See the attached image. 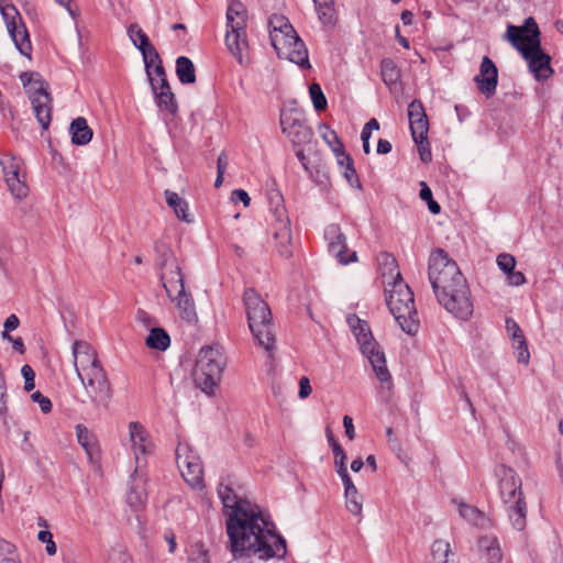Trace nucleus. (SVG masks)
Segmentation results:
<instances>
[{
  "mask_svg": "<svg viewBox=\"0 0 563 563\" xmlns=\"http://www.w3.org/2000/svg\"><path fill=\"white\" fill-rule=\"evenodd\" d=\"M223 506L228 549L234 559L257 556L260 560L284 558L286 541L276 533L275 525L260 506L238 497L227 485H219Z\"/></svg>",
  "mask_w": 563,
  "mask_h": 563,
  "instance_id": "f257e3e1",
  "label": "nucleus"
},
{
  "mask_svg": "<svg viewBox=\"0 0 563 563\" xmlns=\"http://www.w3.org/2000/svg\"><path fill=\"white\" fill-rule=\"evenodd\" d=\"M539 35L537 23L532 18H529L523 27L509 25L506 38L521 53L534 78L543 80L553 74V69L550 64V56L540 46Z\"/></svg>",
  "mask_w": 563,
  "mask_h": 563,
  "instance_id": "f03ea898",
  "label": "nucleus"
},
{
  "mask_svg": "<svg viewBox=\"0 0 563 563\" xmlns=\"http://www.w3.org/2000/svg\"><path fill=\"white\" fill-rule=\"evenodd\" d=\"M243 301L250 330L258 345L271 356L275 347V330L271 308L253 288L245 289Z\"/></svg>",
  "mask_w": 563,
  "mask_h": 563,
  "instance_id": "7ed1b4c3",
  "label": "nucleus"
},
{
  "mask_svg": "<svg viewBox=\"0 0 563 563\" xmlns=\"http://www.w3.org/2000/svg\"><path fill=\"white\" fill-rule=\"evenodd\" d=\"M501 501L514 529L522 531L526 527L527 504L521 490V478L505 465L495 470Z\"/></svg>",
  "mask_w": 563,
  "mask_h": 563,
  "instance_id": "20e7f679",
  "label": "nucleus"
},
{
  "mask_svg": "<svg viewBox=\"0 0 563 563\" xmlns=\"http://www.w3.org/2000/svg\"><path fill=\"white\" fill-rule=\"evenodd\" d=\"M347 323L356 338L363 355L369 361L376 377L382 384H387V387H389L391 385V375L386 366L385 354L373 338L367 322L360 319L356 314H350Z\"/></svg>",
  "mask_w": 563,
  "mask_h": 563,
  "instance_id": "39448f33",
  "label": "nucleus"
},
{
  "mask_svg": "<svg viewBox=\"0 0 563 563\" xmlns=\"http://www.w3.org/2000/svg\"><path fill=\"white\" fill-rule=\"evenodd\" d=\"M386 303L402 331L415 334L419 328L413 292L405 282L384 288Z\"/></svg>",
  "mask_w": 563,
  "mask_h": 563,
  "instance_id": "423d86ee",
  "label": "nucleus"
},
{
  "mask_svg": "<svg viewBox=\"0 0 563 563\" xmlns=\"http://www.w3.org/2000/svg\"><path fill=\"white\" fill-rule=\"evenodd\" d=\"M224 366L225 357L220 347H202L194 368L195 383L205 393H211L220 382Z\"/></svg>",
  "mask_w": 563,
  "mask_h": 563,
  "instance_id": "0eeeda50",
  "label": "nucleus"
},
{
  "mask_svg": "<svg viewBox=\"0 0 563 563\" xmlns=\"http://www.w3.org/2000/svg\"><path fill=\"white\" fill-rule=\"evenodd\" d=\"M35 118L43 130H47L52 121V97L48 84L38 73L25 71L20 75Z\"/></svg>",
  "mask_w": 563,
  "mask_h": 563,
  "instance_id": "6e6552de",
  "label": "nucleus"
},
{
  "mask_svg": "<svg viewBox=\"0 0 563 563\" xmlns=\"http://www.w3.org/2000/svg\"><path fill=\"white\" fill-rule=\"evenodd\" d=\"M428 276L434 294L466 280L455 261L443 249L430 254Z\"/></svg>",
  "mask_w": 563,
  "mask_h": 563,
  "instance_id": "1a4fd4ad",
  "label": "nucleus"
},
{
  "mask_svg": "<svg viewBox=\"0 0 563 563\" xmlns=\"http://www.w3.org/2000/svg\"><path fill=\"white\" fill-rule=\"evenodd\" d=\"M434 295L439 303L454 317L467 320L473 314V300L466 280Z\"/></svg>",
  "mask_w": 563,
  "mask_h": 563,
  "instance_id": "9d476101",
  "label": "nucleus"
},
{
  "mask_svg": "<svg viewBox=\"0 0 563 563\" xmlns=\"http://www.w3.org/2000/svg\"><path fill=\"white\" fill-rule=\"evenodd\" d=\"M269 38L277 55L289 56V43L302 48V41L296 33L294 26L284 15L275 14L269 19Z\"/></svg>",
  "mask_w": 563,
  "mask_h": 563,
  "instance_id": "9b49d317",
  "label": "nucleus"
},
{
  "mask_svg": "<svg viewBox=\"0 0 563 563\" xmlns=\"http://www.w3.org/2000/svg\"><path fill=\"white\" fill-rule=\"evenodd\" d=\"M280 126L283 133L296 147L309 144L313 137L312 129L307 125L303 113L298 109H283Z\"/></svg>",
  "mask_w": 563,
  "mask_h": 563,
  "instance_id": "f8f14e48",
  "label": "nucleus"
},
{
  "mask_svg": "<svg viewBox=\"0 0 563 563\" xmlns=\"http://www.w3.org/2000/svg\"><path fill=\"white\" fill-rule=\"evenodd\" d=\"M176 460L183 478L194 488L203 486L202 463L188 444L179 443L176 449Z\"/></svg>",
  "mask_w": 563,
  "mask_h": 563,
  "instance_id": "ddd939ff",
  "label": "nucleus"
},
{
  "mask_svg": "<svg viewBox=\"0 0 563 563\" xmlns=\"http://www.w3.org/2000/svg\"><path fill=\"white\" fill-rule=\"evenodd\" d=\"M89 400L95 406H108L112 397L111 384L103 368L78 377Z\"/></svg>",
  "mask_w": 563,
  "mask_h": 563,
  "instance_id": "4468645a",
  "label": "nucleus"
},
{
  "mask_svg": "<svg viewBox=\"0 0 563 563\" xmlns=\"http://www.w3.org/2000/svg\"><path fill=\"white\" fill-rule=\"evenodd\" d=\"M0 165L11 195L18 200L24 199L29 194V187L21 170V161L12 155H5L0 159Z\"/></svg>",
  "mask_w": 563,
  "mask_h": 563,
  "instance_id": "2eb2a0df",
  "label": "nucleus"
},
{
  "mask_svg": "<svg viewBox=\"0 0 563 563\" xmlns=\"http://www.w3.org/2000/svg\"><path fill=\"white\" fill-rule=\"evenodd\" d=\"M71 352L78 377L103 368L97 352L88 342L76 340L73 344Z\"/></svg>",
  "mask_w": 563,
  "mask_h": 563,
  "instance_id": "dca6fc26",
  "label": "nucleus"
},
{
  "mask_svg": "<svg viewBox=\"0 0 563 563\" xmlns=\"http://www.w3.org/2000/svg\"><path fill=\"white\" fill-rule=\"evenodd\" d=\"M129 431V448L134 455L135 460V470L134 473H137L140 468V464L142 457L150 454L153 450V442L150 437V433L145 429L143 424L136 421H132L128 426Z\"/></svg>",
  "mask_w": 563,
  "mask_h": 563,
  "instance_id": "f3484780",
  "label": "nucleus"
},
{
  "mask_svg": "<svg viewBox=\"0 0 563 563\" xmlns=\"http://www.w3.org/2000/svg\"><path fill=\"white\" fill-rule=\"evenodd\" d=\"M481 93L490 98L495 95L498 84V70L494 62L484 56L479 66V73L474 78Z\"/></svg>",
  "mask_w": 563,
  "mask_h": 563,
  "instance_id": "a211bd4d",
  "label": "nucleus"
},
{
  "mask_svg": "<svg viewBox=\"0 0 563 563\" xmlns=\"http://www.w3.org/2000/svg\"><path fill=\"white\" fill-rule=\"evenodd\" d=\"M225 44L230 53L235 57L238 63L246 66L250 62L249 42L246 40L245 29L235 30L230 27L227 31Z\"/></svg>",
  "mask_w": 563,
  "mask_h": 563,
  "instance_id": "6ab92c4d",
  "label": "nucleus"
},
{
  "mask_svg": "<svg viewBox=\"0 0 563 563\" xmlns=\"http://www.w3.org/2000/svg\"><path fill=\"white\" fill-rule=\"evenodd\" d=\"M128 35L133 45L140 51L143 57L144 66L148 67V63L157 62L159 54L154 45L150 42L146 33L137 23H133L128 27Z\"/></svg>",
  "mask_w": 563,
  "mask_h": 563,
  "instance_id": "aec40b11",
  "label": "nucleus"
},
{
  "mask_svg": "<svg viewBox=\"0 0 563 563\" xmlns=\"http://www.w3.org/2000/svg\"><path fill=\"white\" fill-rule=\"evenodd\" d=\"M408 118L412 139H422L428 135L429 121L422 103L413 100L408 106Z\"/></svg>",
  "mask_w": 563,
  "mask_h": 563,
  "instance_id": "412c9836",
  "label": "nucleus"
},
{
  "mask_svg": "<svg viewBox=\"0 0 563 563\" xmlns=\"http://www.w3.org/2000/svg\"><path fill=\"white\" fill-rule=\"evenodd\" d=\"M377 263L384 288L404 282L394 255L382 252L377 257Z\"/></svg>",
  "mask_w": 563,
  "mask_h": 563,
  "instance_id": "4be33fe9",
  "label": "nucleus"
},
{
  "mask_svg": "<svg viewBox=\"0 0 563 563\" xmlns=\"http://www.w3.org/2000/svg\"><path fill=\"white\" fill-rule=\"evenodd\" d=\"M457 505L459 515L468 523L478 529H489L493 527L492 518L477 507L466 504L464 501H455Z\"/></svg>",
  "mask_w": 563,
  "mask_h": 563,
  "instance_id": "5701e85b",
  "label": "nucleus"
},
{
  "mask_svg": "<svg viewBox=\"0 0 563 563\" xmlns=\"http://www.w3.org/2000/svg\"><path fill=\"white\" fill-rule=\"evenodd\" d=\"M76 437L78 443L85 450L90 462H95L99 459L100 449L96 435L89 431L85 426H76Z\"/></svg>",
  "mask_w": 563,
  "mask_h": 563,
  "instance_id": "b1692460",
  "label": "nucleus"
},
{
  "mask_svg": "<svg viewBox=\"0 0 563 563\" xmlns=\"http://www.w3.org/2000/svg\"><path fill=\"white\" fill-rule=\"evenodd\" d=\"M166 203L173 209L177 219L191 223L194 222V216L189 212L188 202L181 198L177 192L166 189L164 191Z\"/></svg>",
  "mask_w": 563,
  "mask_h": 563,
  "instance_id": "393cba45",
  "label": "nucleus"
},
{
  "mask_svg": "<svg viewBox=\"0 0 563 563\" xmlns=\"http://www.w3.org/2000/svg\"><path fill=\"white\" fill-rule=\"evenodd\" d=\"M163 286L170 299H174L176 292H181L185 289L184 275L180 272L178 265H175L174 269L168 272L167 265L162 273Z\"/></svg>",
  "mask_w": 563,
  "mask_h": 563,
  "instance_id": "a878e982",
  "label": "nucleus"
},
{
  "mask_svg": "<svg viewBox=\"0 0 563 563\" xmlns=\"http://www.w3.org/2000/svg\"><path fill=\"white\" fill-rule=\"evenodd\" d=\"M477 545L488 563L501 562L503 553L495 536H482L477 541Z\"/></svg>",
  "mask_w": 563,
  "mask_h": 563,
  "instance_id": "bb28decb",
  "label": "nucleus"
},
{
  "mask_svg": "<svg viewBox=\"0 0 563 563\" xmlns=\"http://www.w3.org/2000/svg\"><path fill=\"white\" fill-rule=\"evenodd\" d=\"M71 142L75 145H87L92 139V130L89 128L87 120L82 117L74 119L69 125Z\"/></svg>",
  "mask_w": 563,
  "mask_h": 563,
  "instance_id": "cd10ccee",
  "label": "nucleus"
},
{
  "mask_svg": "<svg viewBox=\"0 0 563 563\" xmlns=\"http://www.w3.org/2000/svg\"><path fill=\"white\" fill-rule=\"evenodd\" d=\"M8 32L20 54L31 58L32 44L25 24L20 23L18 26H12V29H9Z\"/></svg>",
  "mask_w": 563,
  "mask_h": 563,
  "instance_id": "c85d7f7f",
  "label": "nucleus"
},
{
  "mask_svg": "<svg viewBox=\"0 0 563 563\" xmlns=\"http://www.w3.org/2000/svg\"><path fill=\"white\" fill-rule=\"evenodd\" d=\"M144 67L153 92L162 89L164 85H169L161 56L157 62L148 63V67Z\"/></svg>",
  "mask_w": 563,
  "mask_h": 563,
  "instance_id": "c756f323",
  "label": "nucleus"
},
{
  "mask_svg": "<svg viewBox=\"0 0 563 563\" xmlns=\"http://www.w3.org/2000/svg\"><path fill=\"white\" fill-rule=\"evenodd\" d=\"M227 27L246 29V10L242 2L233 0L227 10Z\"/></svg>",
  "mask_w": 563,
  "mask_h": 563,
  "instance_id": "7c9ffc66",
  "label": "nucleus"
},
{
  "mask_svg": "<svg viewBox=\"0 0 563 563\" xmlns=\"http://www.w3.org/2000/svg\"><path fill=\"white\" fill-rule=\"evenodd\" d=\"M336 158L338 165L341 167V173L347 183L357 189L362 188L358 175L354 168L353 158L345 152L341 153Z\"/></svg>",
  "mask_w": 563,
  "mask_h": 563,
  "instance_id": "2f4dec72",
  "label": "nucleus"
},
{
  "mask_svg": "<svg viewBox=\"0 0 563 563\" xmlns=\"http://www.w3.org/2000/svg\"><path fill=\"white\" fill-rule=\"evenodd\" d=\"M319 21L324 26H333L338 16L334 9V0H313Z\"/></svg>",
  "mask_w": 563,
  "mask_h": 563,
  "instance_id": "473e14b6",
  "label": "nucleus"
},
{
  "mask_svg": "<svg viewBox=\"0 0 563 563\" xmlns=\"http://www.w3.org/2000/svg\"><path fill=\"white\" fill-rule=\"evenodd\" d=\"M153 95L161 111H165L169 114L177 112V102L169 85H164L162 89L156 90Z\"/></svg>",
  "mask_w": 563,
  "mask_h": 563,
  "instance_id": "72a5a7b5",
  "label": "nucleus"
},
{
  "mask_svg": "<svg viewBox=\"0 0 563 563\" xmlns=\"http://www.w3.org/2000/svg\"><path fill=\"white\" fill-rule=\"evenodd\" d=\"M176 75L181 84H194L196 71L194 63L186 56L176 59Z\"/></svg>",
  "mask_w": 563,
  "mask_h": 563,
  "instance_id": "f704fd0d",
  "label": "nucleus"
},
{
  "mask_svg": "<svg viewBox=\"0 0 563 563\" xmlns=\"http://www.w3.org/2000/svg\"><path fill=\"white\" fill-rule=\"evenodd\" d=\"M380 75L386 86L395 87L400 80V70L396 63L390 58H385L380 63Z\"/></svg>",
  "mask_w": 563,
  "mask_h": 563,
  "instance_id": "c9c22d12",
  "label": "nucleus"
},
{
  "mask_svg": "<svg viewBox=\"0 0 563 563\" xmlns=\"http://www.w3.org/2000/svg\"><path fill=\"white\" fill-rule=\"evenodd\" d=\"M150 349L165 351L170 344L168 333L162 328H153L145 340Z\"/></svg>",
  "mask_w": 563,
  "mask_h": 563,
  "instance_id": "e433bc0d",
  "label": "nucleus"
},
{
  "mask_svg": "<svg viewBox=\"0 0 563 563\" xmlns=\"http://www.w3.org/2000/svg\"><path fill=\"white\" fill-rule=\"evenodd\" d=\"M319 131L322 140L329 145L335 157H338L341 153H345L344 145L335 131L330 129V126L324 123L320 124Z\"/></svg>",
  "mask_w": 563,
  "mask_h": 563,
  "instance_id": "4c0bfd02",
  "label": "nucleus"
},
{
  "mask_svg": "<svg viewBox=\"0 0 563 563\" xmlns=\"http://www.w3.org/2000/svg\"><path fill=\"white\" fill-rule=\"evenodd\" d=\"M172 300L176 302L183 318L191 320L195 317V305L192 298L185 289H183L181 292H176Z\"/></svg>",
  "mask_w": 563,
  "mask_h": 563,
  "instance_id": "58836bf2",
  "label": "nucleus"
},
{
  "mask_svg": "<svg viewBox=\"0 0 563 563\" xmlns=\"http://www.w3.org/2000/svg\"><path fill=\"white\" fill-rule=\"evenodd\" d=\"M305 170L309 175L312 181H314L319 186H327L329 183V173L327 166L320 162H312L310 165H307Z\"/></svg>",
  "mask_w": 563,
  "mask_h": 563,
  "instance_id": "ea45409f",
  "label": "nucleus"
},
{
  "mask_svg": "<svg viewBox=\"0 0 563 563\" xmlns=\"http://www.w3.org/2000/svg\"><path fill=\"white\" fill-rule=\"evenodd\" d=\"M0 13L5 22L7 30L23 23L16 8L8 0H0Z\"/></svg>",
  "mask_w": 563,
  "mask_h": 563,
  "instance_id": "a19ab883",
  "label": "nucleus"
},
{
  "mask_svg": "<svg viewBox=\"0 0 563 563\" xmlns=\"http://www.w3.org/2000/svg\"><path fill=\"white\" fill-rule=\"evenodd\" d=\"M289 56H280V58H285L290 60L291 63L297 64L300 68H310L309 57H308V49L302 42V48L295 46L291 42L289 43Z\"/></svg>",
  "mask_w": 563,
  "mask_h": 563,
  "instance_id": "79ce46f5",
  "label": "nucleus"
},
{
  "mask_svg": "<svg viewBox=\"0 0 563 563\" xmlns=\"http://www.w3.org/2000/svg\"><path fill=\"white\" fill-rule=\"evenodd\" d=\"M274 241L277 246H287L292 243V236L288 220L278 221V224L274 231Z\"/></svg>",
  "mask_w": 563,
  "mask_h": 563,
  "instance_id": "37998d69",
  "label": "nucleus"
},
{
  "mask_svg": "<svg viewBox=\"0 0 563 563\" xmlns=\"http://www.w3.org/2000/svg\"><path fill=\"white\" fill-rule=\"evenodd\" d=\"M0 563H20L15 547L0 538Z\"/></svg>",
  "mask_w": 563,
  "mask_h": 563,
  "instance_id": "c03bdc74",
  "label": "nucleus"
},
{
  "mask_svg": "<svg viewBox=\"0 0 563 563\" xmlns=\"http://www.w3.org/2000/svg\"><path fill=\"white\" fill-rule=\"evenodd\" d=\"M309 95H310L313 108L317 111L325 110V108L328 106V101H327V98H325L319 84L313 82L312 85H310Z\"/></svg>",
  "mask_w": 563,
  "mask_h": 563,
  "instance_id": "a18cd8bd",
  "label": "nucleus"
},
{
  "mask_svg": "<svg viewBox=\"0 0 563 563\" xmlns=\"http://www.w3.org/2000/svg\"><path fill=\"white\" fill-rule=\"evenodd\" d=\"M324 239L328 242V246H342L345 244V238L336 224H331L325 229Z\"/></svg>",
  "mask_w": 563,
  "mask_h": 563,
  "instance_id": "49530a36",
  "label": "nucleus"
},
{
  "mask_svg": "<svg viewBox=\"0 0 563 563\" xmlns=\"http://www.w3.org/2000/svg\"><path fill=\"white\" fill-rule=\"evenodd\" d=\"M450 544L443 540H437L432 544V558L434 563H448Z\"/></svg>",
  "mask_w": 563,
  "mask_h": 563,
  "instance_id": "de8ad7c7",
  "label": "nucleus"
},
{
  "mask_svg": "<svg viewBox=\"0 0 563 563\" xmlns=\"http://www.w3.org/2000/svg\"><path fill=\"white\" fill-rule=\"evenodd\" d=\"M345 496V507L349 512H351L354 516H361L363 511V505L362 499L358 495L357 490H354L353 493H344Z\"/></svg>",
  "mask_w": 563,
  "mask_h": 563,
  "instance_id": "09e8293b",
  "label": "nucleus"
},
{
  "mask_svg": "<svg viewBox=\"0 0 563 563\" xmlns=\"http://www.w3.org/2000/svg\"><path fill=\"white\" fill-rule=\"evenodd\" d=\"M420 186H421V189L419 192V197L421 198V200H423L428 203V208L431 213H433V214L440 213L441 207L437 201L433 200L432 191H431L430 187L424 181H421Z\"/></svg>",
  "mask_w": 563,
  "mask_h": 563,
  "instance_id": "8fccbe9b",
  "label": "nucleus"
},
{
  "mask_svg": "<svg viewBox=\"0 0 563 563\" xmlns=\"http://www.w3.org/2000/svg\"><path fill=\"white\" fill-rule=\"evenodd\" d=\"M128 503L135 509L141 508L146 500V493L143 487L132 486L128 493Z\"/></svg>",
  "mask_w": 563,
  "mask_h": 563,
  "instance_id": "3c124183",
  "label": "nucleus"
},
{
  "mask_svg": "<svg viewBox=\"0 0 563 563\" xmlns=\"http://www.w3.org/2000/svg\"><path fill=\"white\" fill-rule=\"evenodd\" d=\"M512 344H514L517 361L519 363L527 365L530 360V353L528 350V344H527L526 338L518 340L516 343H512Z\"/></svg>",
  "mask_w": 563,
  "mask_h": 563,
  "instance_id": "603ef678",
  "label": "nucleus"
},
{
  "mask_svg": "<svg viewBox=\"0 0 563 563\" xmlns=\"http://www.w3.org/2000/svg\"><path fill=\"white\" fill-rule=\"evenodd\" d=\"M412 140L418 146L420 159L423 163H429L432 159V155H431L430 144L428 141V135L423 136L422 139H412Z\"/></svg>",
  "mask_w": 563,
  "mask_h": 563,
  "instance_id": "864d4df0",
  "label": "nucleus"
},
{
  "mask_svg": "<svg viewBox=\"0 0 563 563\" xmlns=\"http://www.w3.org/2000/svg\"><path fill=\"white\" fill-rule=\"evenodd\" d=\"M334 256L342 265H347L357 261V254L353 249H339Z\"/></svg>",
  "mask_w": 563,
  "mask_h": 563,
  "instance_id": "5fc2aeb1",
  "label": "nucleus"
},
{
  "mask_svg": "<svg viewBox=\"0 0 563 563\" xmlns=\"http://www.w3.org/2000/svg\"><path fill=\"white\" fill-rule=\"evenodd\" d=\"M37 539L41 542L46 543L45 550L48 555L56 554L57 547H56L55 542L53 541V534L48 530H41L37 533Z\"/></svg>",
  "mask_w": 563,
  "mask_h": 563,
  "instance_id": "6e6d98bb",
  "label": "nucleus"
},
{
  "mask_svg": "<svg viewBox=\"0 0 563 563\" xmlns=\"http://www.w3.org/2000/svg\"><path fill=\"white\" fill-rule=\"evenodd\" d=\"M506 330L508 335L511 338L512 343L525 338V334L518 323L511 318L506 319Z\"/></svg>",
  "mask_w": 563,
  "mask_h": 563,
  "instance_id": "4d7b16f0",
  "label": "nucleus"
},
{
  "mask_svg": "<svg viewBox=\"0 0 563 563\" xmlns=\"http://www.w3.org/2000/svg\"><path fill=\"white\" fill-rule=\"evenodd\" d=\"M497 264L499 268L507 274L510 271L515 269L516 260L512 255L508 253H501L497 257Z\"/></svg>",
  "mask_w": 563,
  "mask_h": 563,
  "instance_id": "13d9d810",
  "label": "nucleus"
},
{
  "mask_svg": "<svg viewBox=\"0 0 563 563\" xmlns=\"http://www.w3.org/2000/svg\"><path fill=\"white\" fill-rule=\"evenodd\" d=\"M21 374L25 380L24 389L26 391H31L35 387V373L33 368L25 364L21 368Z\"/></svg>",
  "mask_w": 563,
  "mask_h": 563,
  "instance_id": "bf43d9fd",
  "label": "nucleus"
},
{
  "mask_svg": "<svg viewBox=\"0 0 563 563\" xmlns=\"http://www.w3.org/2000/svg\"><path fill=\"white\" fill-rule=\"evenodd\" d=\"M332 451L334 454L335 471L338 472V471H342V468H347L346 467V455H345L342 446L340 445V443H334V449Z\"/></svg>",
  "mask_w": 563,
  "mask_h": 563,
  "instance_id": "052dcab7",
  "label": "nucleus"
},
{
  "mask_svg": "<svg viewBox=\"0 0 563 563\" xmlns=\"http://www.w3.org/2000/svg\"><path fill=\"white\" fill-rule=\"evenodd\" d=\"M31 399L34 402H37L41 407V410L44 413H48L52 410V401L45 397L42 393L35 391L31 395Z\"/></svg>",
  "mask_w": 563,
  "mask_h": 563,
  "instance_id": "680f3d73",
  "label": "nucleus"
},
{
  "mask_svg": "<svg viewBox=\"0 0 563 563\" xmlns=\"http://www.w3.org/2000/svg\"><path fill=\"white\" fill-rule=\"evenodd\" d=\"M339 474V476L341 477L342 482H343V485H344V493H353L354 490H357V488L355 487V485L353 484L350 475H349V472H347V468H342V471H338L336 472Z\"/></svg>",
  "mask_w": 563,
  "mask_h": 563,
  "instance_id": "e2e57ef3",
  "label": "nucleus"
},
{
  "mask_svg": "<svg viewBox=\"0 0 563 563\" xmlns=\"http://www.w3.org/2000/svg\"><path fill=\"white\" fill-rule=\"evenodd\" d=\"M108 563H131V560L124 551L114 550L110 553Z\"/></svg>",
  "mask_w": 563,
  "mask_h": 563,
  "instance_id": "0e129e2a",
  "label": "nucleus"
},
{
  "mask_svg": "<svg viewBox=\"0 0 563 563\" xmlns=\"http://www.w3.org/2000/svg\"><path fill=\"white\" fill-rule=\"evenodd\" d=\"M312 391L310 379L307 376H302L299 380V393L298 396L301 399H306Z\"/></svg>",
  "mask_w": 563,
  "mask_h": 563,
  "instance_id": "69168bd1",
  "label": "nucleus"
},
{
  "mask_svg": "<svg viewBox=\"0 0 563 563\" xmlns=\"http://www.w3.org/2000/svg\"><path fill=\"white\" fill-rule=\"evenodd\" d=\"M19 319L15 314L9 316L4 322L3 338L11 340V336L8 335V332L15 330L19 327Z\"/></svg>",
  "mask_w": 563,
  "mask_h": 563,
  "instance_id": "338daca9",
  "label": "nucleus"
},
{
  "mask_svg": "<svg viewBox=\"0 0 563 563\" xmlns=\"http://www.w3.org/2000/svg\"><path fill=\"white\" fill-rule=\"evenodd\" d=\"M232 200L242 202L244 207H247L251 202L249 194L243 189H235L232 191Z\"/></svg>",
  "mask_w": 563,
  "mask_h": 563,
  "instance_id": "774afa93",
  "label": "nucleus"
}]
</instances>
